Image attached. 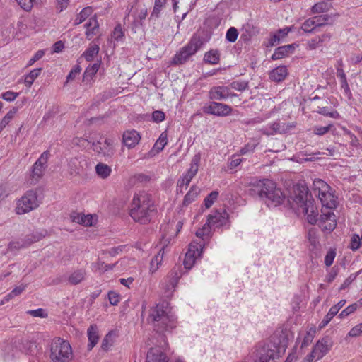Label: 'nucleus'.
I'll use <instances>...</instances> for the list:
<instances>
[{
  "label": "nucleus",
  "instance_id": "f257e3e1",
  "mask_svg": "<svg viewBox=\"0 0 362 362\" xmlns=\"http://www.w3.org/2000/svg\"><path fill=\"white\" fill-rule=\"evenodd\" d=\"M251 193L258 194L269 207L284 204L296 214L300 211L306 216L308 222L315 225L318 221V211L315 206V199L305 185L296 184L293 186L289 195L286 196L274 182L269 179L259 180L250 189Z\"/></svg>",
  "mask_w": 362,
  "mask_h": 362
},
{
  "label": "nucleus",
  "instance_id": "f03ea898",
  "mask_svg": "<svg viewBox=\"0 0 362 362\" xmlns=\"http://www.w3.org/2000/svg\"><path fill=\"white\" fill-rule=\"evenodd\" d=\"M288 343V337L284 332L274 334L269 342H259L255 346L249 354V360L251 362H274L276 358L285 352Z\"/></svg>",
  "mask_w": 362,
  "mask_h": 362
},
{
  "label": "nucleus",
  "instance_id": "7ed1b4c3",
  "mask_svg": "<svg viewBox=\"0 0 362 362\" xmlns=\"http://www.w3.org/2000/svg\"><path fill=\"white\" fill-rule=\"evenodd\" d=\"M157 214L158 209L151 194L140 192L134 195L129 214L135 222L148 224Z\"/></svg>",
  "mask_w": 362,
  "mask_h": 362
},
{
  "label": "nucleus",
  "instance_id": "20e7f679",
  "mask_svg": "<svg viewBox=\"0 0 362 362\" xmlns=\"http://www.w3.org/2000/svg\"><path fill=\"white\" fill-rule=\"evenodd\" d=\"M168 303L156 304L150 310L149 315L147 318L148 322L153 325L154 330L160 334L161 339L164 344L163 348L167 346L166 337L163 334L165 332H170L176 327L175 318L173 315H170L167 311Z\"/></svg>",
  "mask_w": 362,
  "mask_h": 362
},
{
  "label": "nucleus",
  "instance_id": "39448f33",
  "mask_svg": "<svg viewBox=\"0 0 362 362\" xmlns=\"http://www.w3.org/2000/svg\"><path fill=\"white\" fill-rule=\"evenodd\" d=\"M73 358L72 348L67 340L54 338L50 345V358L53 362H70Z\"/></svg>",
  "mask_w": 362,
  "mask_h": 362
},
{
  "label": "nucleus",
  "instance_id": "423d86ee",
  "mask_svg": "<svg viewBox=\"0 0 362 362\" xmlns=\"http://www.w3.org/2000/svg\"><path fill=\"white\" fill-rule=\"evenodd\" d=\"M313 190L317 191L318 199L323 207L329 209H335L337 206L338 197L334 194V190L322 180L318 179L313 182Z\"/></svg>",
  "mask_w": 362,
  "mask_h": 362
},
{
  "label": "nucleus",
  "instance_id": "0eeeda50",
  "mask_svg": "<svg viewBox=\"0 0 362 362\" xmlns=\"http://www.w3.org/2000/svg\"><path fill=\"white\" fill-rule=\"evenodd\" d=\"M38 206L37 192L32 189L28 190L18 201L16 212L17 214H24L35 209Z\"/></svg>",
  "mask_w": 362,
  "mask_h": 362
},
{
  "label": "nucleus",
  "instance_id": "6e6552de",
  "mask_svg": "<svg viewBox=\"0 0 362 362\" xmlns=\"http://www.w3.org/2000/svg\"><path fill=\"white\" fill-rule=\"evenodd\" d=\"M200 160L201 156L199 153L194 156L190 163V168L187 172L177 180L176 189L177 194H183V187H187L192 178L197 175Z\"/></svg>",
  "mask_w": 362,
  "mask_h": 362
},
{
  "label": "nucleus",
  "instance_id": "1a4fd4ad",
  "mask_svg": "<svg viewBox=\"0 0 362 362\" xmlns=\"http://www.w3.org/2000/svg\"><path fill=\"white\" fill-rule=\"evenodd\" d=\"M202 110L206 115L226 117L231 114L233 108L228 105L212 100L205 103Z\"/></svg>",
  "mask_w": 362,
  "mask_h": 362
},
{
  "label": "nucleus",
  "instance_id": "9d476101",
  "mask_svg": "<svg viewBox=\"0 0 362 362\" xmlns=\"http://www.w3.org/2000/svg\"><path fill=\"white\" fill-rule=\"evenodd\" d=\"M204 247V244L202 245L194 242H192L189 245L188 250L183 260L184 268L186 269L185 272L192 269L196 259L202 257Z\"/></svg>",
  "mask_w": 362,
  "mask_h": 362
},
{
  "label": "nucleus",
  "instance_id": "9b49d317",
  "mask_svg": "<svg viewBox=\"0 0 362 362\" xmlns=\"http://www.w3.org/2000/svg\"><path fill=\"white\" fill-rule=\"evenodd\" d=\"M198 50L194 48L189 42L185 46L181 48L171 60V64L177 66L186 63L190 57L197 53Z\"/></svg>",
  "mask_w": 362,
  "mask_h": 362
},
{
  "label": "nucleus",
  "instance_id": "f8f14e48",
  "mask_svg": "<svg viewBox=\"0 0 362 362\" xmlns=\"http://www.w3.org/2000/svg\"><path fill=\"white\" fill-rule=\"evenodd\" d=\"M332 346V339L328 336H325L318 340L310 353V356L317 357V359H320L327 354Z\"/></svg>",
  "mask_w": 362,
  "mask_h": 362
},
{
  "label": "nucleus",
  "instance_id": "ddd939ff",
  "mask_svg": "<svg viewBox=\"0 0 362 362\" xmlns=\"http://www.w3.org/2000/svg\"><path fill=\"white\" fill-rule=\"evenodd\" d=\"M207 222L209 223L210 226L211 225L217 228L224 226L230 222L229 214L224 209L216 210L208 216Z\"/></svg>",
  "mask_w": 362,
  "mask_h": 362
},
{
  "label": "nucleus",
  "instance_id": "4468645a",
  "mask_svg": "<svg viewBox=\"0 0 362 362\" xmlns=\"http://www.w3.org/2000/svg\"><path fill=\"white\" fill-rule=\"evenodd\" d=\"M211 37V32L206 29H202L194 33L189 42L190 45L199 50L204 43L210 40Z\"/></svg>",
  "mask_w": 362,
  "mask_h": 362
},
{
  "label": "nucleus",
  "instance_id": "2eb2a0df",
  "mask_svg": "<svg viewBox=\"0 0 362 362\" xmlns=\"http://www.w3.org/2000/svg\"><path fill=\"white\" fill-rule=\"evenodd\" d=\"M229 96L234 97L236 94H230L229 88L225 86H213L208 93V97L211 100H224Z\"/></svg>",
  "mask_w": 362,
  "mask_h": 362
},
{
  "label": "nucleus",
  "instance_id": "dca6fc26",
  "mask_svg": "<svg viewBox=\"0 0 362 362\" xmlns=\"http://www.w3.org/2000/svg\"><path fill=\"white\" fill-rule=\"evenodd\" d=\"M299 45L297 43L288 44L277 47L273 54L271 57L272 60L281 59L284 57H288L290 54L295 52L296 47H298Z\"/></svg>",
  "mask_w": 362,
  "mask_h": 362
},
{
  "label": "nucleus",
  "instance_id": "f3484780",
  "mask_svg": "<svg viewBox=\"0 0 362 362\" xmlns=\"http://www.w3.org/2000/svg\"><path fill=\"white\" fill-rule=\"evenodd\" d=\"M140 139V134L134 129L126 131L122 135V142L129 148H134Z\"/></svg>",
  "mask_w": 362,
  "mask_h": 362
},
{
  "label": "nucleus",
  "instance_id": "a211bd4d",
  "mask_svg": "<svg viewBox=\"0 0 362 362\" xmlns=\"http://www.w3.org/2000/svg\"><path fill=\"white\" fill-rule=\"evenodd\" d=\"M14 344L20 351L26 354H33L34 349L37 347L35 341L25 338L16 339Z\"/></svg>",
  "mask_w": 362,
  "mask_h": 362
},
{
  "label": "nucleus",
  "instance_id": "6ab92c4d",
  "mask_svg": "<svg viewBox=\"0 0 362 362\" xmlns=\"http://www.w3.org/2000/svg\"><path fill=\"white\" fill-rule=\"evenodd\" d=\"M346 302V300L342 299L337 304L333 305L320 322L319 329H322L327 326L331 320L338 313L339 310L345 305Z\"/></svg>",
  "mask_w": 362,
  "mask_h": 362
},
{
  "label": "nucleus",
  "instance_id": "aec40b11",
  "mask_svg": "<svg viewBox=\"0 0 362 362\" xmlns=\"http://www.w3.org/2000/svg\"><path fill=\"white\" fill-rule=\"evenodd\" d=\"M288 74L287 67L284 65L279 66L273 69L269 74L271 81L275 82H281Z\"/></svg>",
  "mask_w": 362,
  "mask_h": 362
},
{
  "label": "nucleus",
  "instance_id": "412c9836",
  "mask_svg": "<svg viewBox=\"0 0 362 362\" xmlns=\"http://www.w3.org/2000/svg\"><path fill=\"white\" fill-rule=\"evenodd\" d=\"M87 336L88 339L87 349L88 351H90L98 344L100 337L98 334V327L95 324L90 325L88 328Z\"/></svg>",
  "mask_w": 362,
  "mask_h": 362
},
{
  "label": "nucleus",
  "instance_id": "4be33fe9",
  "mask_svg": "<svg viewBox=\"0 0 362 362\" xmlns=\"http://www.w3.org/2000/svg\"><path fill=\"white\" fill-rule=\"evenodd\" d=\"M146 362H168V358L160 350L151 348L147 353Z\"/></svg>",
  "mask_w": 362,
  "mask_h": 362
},
{
  "label": "nucleus",
  "instance_id": "5701e85b",
  "mask_svg": "<svg viewBox=\"0 0 362 362\" xmlns=\"http://www.w3.org/2000/svg\"><path fill=\"white\" fill-rule=\"evenodd\" d=\"M293 125L286 124V123H281L279 122H275L272 123L269 127V131L264 132V134L267 135H274L276 134H285L286 133Z\"/></svg>",
  "mask_w": 362,
  "mask_h": 362
},
{
  "label": "nucleus",
  "instance_id": "b1692460",
  "mask_svg": "<svg viewBox=\"0 0 362 362\" xmlns=\"http://www.w3.org/2000/svg\"><path fill=\"white\" fill-rule=\"evenodd\" d=\"M338 16V14L329 15L326 13L314 16L313 18L315 21V26L318 29L327 25H332L335 21V18Z\"/></svg>",
  "mask_w": 362,
  "mask_h": 362
},
{
  "label": "nucleus",
  "instance_id": "393cba45",
  "mask_svg": "<svg viewBox=\"0 0 362 362\" xmlns=\"http://www.w3.org/2000/svg\"><path fill=\"white\" fill-rule=\"evenodd\" d=\"M168 144V136L166 132L161 133L158 140L153 145V148L149 151L148 154L150 156H154L156 153H158Z\"/></svg>",
  "mask_w": 362,
  "mask_h": 362
},
{
  "label": "nucleus",
  "instance_id": "a878e982",
  "mask_svg": "<svg viewBox=\"0 0 362 362\" xmlns=\"http://www.w3.org/2000/svg\"><path fill=\"white\" fill-rule=\"evenodd\" d=\"M221 59V52L217 49H211L205 52L203 62L206 64L215 65L218 64Z\"/></svg>",
  "mask_w": 362,
  "mask_h": 362
},
{
  "label": "nucleus",
  "instance_id": "bb28decb",
  "mask_svg": "<svg viewBox=\"0 0 362 362\" xmlns=\"http://www.w3.org/2000/svg\"><path fill=\"white\" fill-rule=\"evenodd\" d=\"M185 272L182 271L181 265H175L170 272L168 277L169 282L173 288H175L178 284L180 279Z\"/></svg>",
  "mask_w": 362,
  "mask_h": 362
},
{
  "label": "nucleus",
  "instance_id": "cd10ccee",
  "mask_svg": "<svg viewBox=\"0 0 362 362\" xmlns=\"http://www.w3.org/2000/svg\"><path fill=\"white\" fill-rule=\"evenodd\" d=\"M93 151L98 154H102L104 157L111 158L115 153L114 148L106 146L101 141H97L93 144Z\"/></svg>",
  "mask_w": 362,
  "mask_h": 362
},
{
  "label": "nucleus",
  "instance_id": "c85d7f7f",
  "mask_svg": "<svg viewBox=\"0 0 362 362\" xmlns=\"http://www.w3.org/2000/svg\"><path fill=\"white\" fill-rule=\"evenodd\" d=\"M199 188L194 185L190 187V189L185 194L182 201V206L187 207L191 203H192L199 194Z\"/></svg>",
  "mask_w": 362,
  "mask_h": 362
},
{
  "label": "nucleus",
  "instance_id": "c756f323",
  "mask_svg": "<svg viewBox=\"0 0 362 362\" xmlns=\"http://www.w3.org/2000/svg\"><path fill=\"white\" fill-rule=\"evenodd\" d=\"M86 28V35L88 37L90 35H95L97 34V31L99 29V23L98 22L96 16L90 18L88 22L85 24Z\"/></svg>",
  "mask_w": 362,
  "mask_h": 362
},
{
  "label": "nucleus",
  "instance_id": "7c9ffc66",
  "mask_svg": "<svg viewBox=\"0 0 362 362\" xmlns=\"http://www.w3.org/2000/svg\"><path fill=\"white\" fill-rule=\"evenodd\" d=\"M72 221L76 222L77 223L83 225L85 226H93V216L92 215H83L79 214H74L71 216Z\"/></svg>",
  "mask_w": 362,
  "mask_h": 362
},
{
  "label": "nucleus",
  "instance_id": "2f4dec72",
  "mask_svg": "<svg viewBox=\"0 0 362 362\" xmlns=\"http://www.w3.org/2000/svg\"><path fill=\"white\" fill-rule=\"evenodd\" d=\"M100 63V61L94 63L92 66H89L86 69L83 75V82L88 83L90 81V80L93 78V76H94L98 72Z\"/></svg>",
  "mask_w": 362,
  "mask_h": 362
},
{
  "label": "nucleus",
  "instance_id": "473e14b6",
  "mask_svg": "<svg viewBox=\"0 0 362 362\" xmlns=\"http://www.w3.org/2000/svg\"><path fill=\"white\" fill-rule=\"evenodd\" d=\"M95 172L99 177L105 179L110 176L112 169L107 164L99 163L95 165Z\"/></svg>",
  "mask_w": 362,
  "mask_h": 362
},
{
  "label": "nucleus",
  "instance_id": "72a5a7b5",
  "mask_svg": "<svg viewBox=\"0 0 362 362\" xmlns=\"http://www.w3.org/2000/svg\"><path fill=\"white\" fill-rule=\"evenodd\" d=\"M99 50V45L96 44L90 45L83 52V56L87 62H91L94 57L98 54Z\"/></svg>",
  "mask_w": 362,
  "mask_h": 362
},
{
  "label": "nucleus",
  "instance_id": "f704fd0d",
  "mask_svg": "<svg viewBox=\"0 0 362 362\" xmlns=\"http://www.w3.org/2000/svg\"><path fill=\"white\" fill-rule=\"evenodd\" d=\"M362 306V298H361L357 302L349 305L345 309H344L340 314L339 315L338 317L339 318H344L345 317H347L350 314L354 313L358 308Z\"/></svg>",
  "mask_w": 362,
  "mask_h": 362
},
{
  "label": "nucleus",
  "instance_id": "c9c22d12",
  "mask_svg": "<svg viewBox=\"0 0 362 362\" xmlns=\"http://www.w3.org/2000/svg\"><path fill=\"white\" fill-rule=\"evenodd\" d=\"M93 12L90 6L83 8L81 12L76 16L74 20V25H77L82 23Z\"/></svg>",
  "mask_w": 362,
  "mask_h": 362
},
{
  "label": "nucleus",
  "instance_id": "e433bc0d",
  "mask_svg": "<svg viewBox=\"0 0 362 362\" xmlns=\"http://www.w3.org/2000/svg\"><path fill=\"white\" fill-rule=\"evenodd\" d=\"M301 29L306 33H315L318 31L313 17L305 21L301 25Z\"/></svg>",
  "mask_w": 362,
  "mask_h": 362
},
{
  "label": "nucleus",
  "instance_id": "4c0bfd02",
  "mask_svg": "<svg viewBox=\"0 0 362 362\" xmlns=\"http://www.w3.org/2000/svg\"><path fill=\"white\" fill-rule=\"evenodd\" d=\"M44 235L41 233H36L27 235L23 240V244L25 247L30 246L31 244L40 240Z\"/></svg>",
  "mask_w": 362,
  "mask_h": 362
},
{
  "label": "nucleus",
  "instance_id": "58836bf2",
  "mask_svg": "<svg viewBox=\"0 0 362 362\" xmlns=\"http://www.w3.org/2000/svg\"><path fill=\"white\" fill-rule=\"evenodd\" d=\"M85 272L82 269L74 272L69 277V282L72 285L79 284L84 278Z\"/></svg>",
  "mask_w": 362,
  "mask_h": 362
},
{
  "label": "nucleus",
  "instance_id": "ea45409f",
  "mask_svg": "<svg viewBox=\"0 0 362 362\" xmlns=\"http://www.w3.org/2000/svg\"><path fill=\"white\" fill-rule=\"evenodd\" d=\"M315 112H317L318 114L322 115L326 117H329L331 118L334 119H339L340 115L337 110H332L329 111V108L327 107H317V110Z\"/></svg>",
  "mask_w": 362,
  "mask_h": 362
},
{
  "label": "nucleus",
  "instance_id": "a19ab883",
  "mask_svg": "<svg viewBox=\"0 0 362 362\" xmlns=\"http://www.w3.org/2000/svg\"><path fill=\"white\" fill-rule=\"evenodd\" d=\"M165 4H165L163 2H160L159 1H155L153 8V11L150 16V19L156 20V19L159 18L160 16V12L162 11V9L165 6Z\"/></svg>",
  "mask_w": 362,
  "mask_h": 362
},
{
  "label": "nucleus",
  "instance_id": "79ce46f5",
  "mask_svg": "<svg viewBox=\"0 0 362 362\" xmlns=\"http://www.w3.org/2000/svg\"><path fill=\"white\" fill-rule=\"evenodd\" d=\"M112 38L117 42H122L124 38V31L122 29V25L118 23L114 28L111 34Z\"/></svg>",
  "mask_w": 362,
  "mask_h": 362
},
{
  "label": "nucleus",
  "instance_id": "37998d69",
  "mask_svg": "<svg viewBox=\"0 0 362 362\" xmlns=\"http://www.w3.org/2000/svg\"><path fill=\"white\" fill-rule=\"evenodd\" d=\"M218 192L214 190L211 192L204 199V204L206 209H209L218 197Z\"/></svg>",
  "mask_w": 362,
  "mask_h": 362
},
{
  "label": "nucleus",
  "instance_id": "c03bdc74",
  "mask_svg": "<svg viewBox=\"0 0 362 362\" xmlns=\"http://www.w3.org/2000/svg\"><path fill=\"white\" fill-rule=\"evenodd\" d=\"M329 6H330V4H329L328 3H326L324 1L319 2L312 6L311 12L313 13H324L329 10Z\"/></svg>",
  "mask_w": 362,
  "mask_h": 362
},
{
  "label": "nucleus",
  "instance_id": "a18cd8bd",
  "mask_svg": "<svg viewBox=\"0 0 362 362\" xmlns=\"http://www.w3.org/2000/svg\"><path fill=\"white\" fill-rule=\"evenodd\" d=\"M46 168L42 165H38L35 163L32 167V177L36 181H38L43 175V172Z\"/></svg>",
  "mask_w": 362,
  "mask_h": 362
},
{
  "label": "nucleus",
  "instance_id": "49530a36",
  "mask_svg": "<svg viewBox=\"0 0 362 362\" xmlns=\"http://www.w3.org/2000/svg\"><path fill=\"white\" fill-rule=\"evenodd\" d=\"M144 117L148 118L151 117V119L153 122L156 123H159L165 120V114L162 110H155L152 112L151 116L148 115H145Z\"/></svg>",
  "mask_w": 362,
  "mask_h": 362
},
{
  "label": "nucleus",
  "instance_id": "de8ad7c7",
  "mask_svg": "<svg viewBox=\"0 0 362 362\" xmlns=\"http://www.w3.org/2000/svg\"><path fill=\"white\" fill-rule=\"evenodd\" d=\"M210 233L211 226H209V223L206 221L202 228H200L197 230L196 235L199 238H201L204 240V237H209Z\"/></svg>",
  "mask_w": 362,
  "mask_h": 362
},
{
  "label": "nucleus",
  "instance_id": "09e8293b",
  "mask_svg": "<svg viewBox=\"0 0 362 362\" xmlns=\"http://www.w3.org/2000/svg\"><path fill=\"white\" fill-rule=\"evenodd\" d=\"M315 334V328H311L309 331H308L303 337V341L301 344V348L308 346L312 342Z\"/></svg>",
  "mask_w": 362,
  "mask_h": 362
},
{
  "label": "nucleus",
  "instance_id": "8fccbe9b",
  "mask_svg": "<svg viewBox=\"0 0 362 362\" xmlns=\"http://www.w3.org/2000/svg\"><path fill=\"white\" fill-rule=\"evenodd\" d=\"M334 128L332 124H329L325 127L315 126L313 128V133L316 135L322 136L331 131Z\"/></svg>",
  "mask_w": 362,
  "mask_h": 362
},
{
  "label": "nucleus",
  "instance_id": "3c124183",
  "mask_svg": "<svg viewBox=\"0 0 362 362\" xmlns=\"http://www.w3.org/2000/svg\"><path fill=\"white\" fill-rule=\"evenodd\" d=\"M362 273V269L357 272L356 273L351 274L348 278H346L343 284L339 288V291H341L345 288H346L356 279V277Z\"/></svg>",
  "mask_w": 362,
  "mask_h": 362
},
{
  "label": "nucleus",
  "instance_id": "603ef678",
  "mask_svg": "<svg viewBox=\"0 0 362 362\" xmlns=\"http://www.w3.org/2000/svg\"><path fill=\"white\" fill-rule=\"evenodd\" d=\"M230 86L233 89L237 90L238 91H244L248 88V81H234L230 84Z\"/></svg>",
  "mask_w": 362,
  "mask_h": 362
},
{
  "label": "nucleus",
  "instance_id": "864d4df0",
  "mask_svg": "<svg viewBox=\"0 0 362 362\" xmlns=\"http://www.w3.org/2000/svg\"><path fill=\"white\" fill-rule=\"evenodd\" d=\"M238 31L235 27H230L226 32V39L230 42H235L238 36Z\"/></svg>",
  "mask_w": 362,
  "mask_h": 362
},
{
  "label": "nucleus",
  "instance_id": "5fc2aeb1",
  "mask_svg": "<svg viewBox=\"0 0 362 362\" xmlns=\"http://www.w3.org/2000/svg\"><path fill=\"white\" fill-rule=\"evenodd\" d=\"M27 313L35 317L45 318L48 316L47 313L42 308H38L36 310H30L27 311Z\"/></svg>",
  "mask_w": 362,
  "mask_h": 362
},
{
  "label": "nucleus",
  "instance_id": "6e6d98bb",
  "mask_svg": "<svg viewBox=\"0 0 362 362\" xmlns=\"http://www.w3.org/2000/svg\"><path fill=\"white\" fill-rule=\"evenodd\" d=\"M329 221L330 222L328 223H327V222H326L325 223L319 224V226L322 229V230H323V231L327 230L330 233V232H332L335 229V228L337 226L336 219H332Z\"/></svg>",
  "mask_w": 362,
  "mask_h": 362
},
{
  "label": "nucleus",
  "instance_id": "4d7b16f0",
  "mask_svg": "<svg viewBox=\"0 0 362 362\" xmlns=\"http://www.w3.org/2000/svg\"><path fill=\"white\" fill-rule=\"evenodd\" d=\"M362 240V235L361 238L359 237L358 234H354L351 237V249L354 251L357 250L361 245V240Z\"/></svg>",
  "mask_w": 362,
  "mask_h": 362
},
{
  "label": "nucleus",
  "instance_id": "13d9d810",
  "mask_svg": "<svg viewBox=\"0 0 362 362\" xmlns=\"http://www.w3.org/2000/svg\"><path fill=\"white\" fill-rule=\"evenodd\" d=\"M281 38L280 35H279L276 33H270V38L269 39V41L267 44V47H273L280 43Z\"/></svg>",
  "mask_w": 362,
  "mask_h": 362
},
{
  "label": "nucleus",
  "instance_id": "bf43d9fd",
  "mask_svg": "<svg viewBox=\"0 0 362 362\" xmlns=\"http://www.w3.org/2000/svg\"><path fill=\"white\" fill-rule=\"evenodd\" d=\"M18 4L25 11H29L33 6L34 0H16Z\"/></svg>",
  "mask_w": 362,
  "mask_h": 362
},
{
  "label": "nucleus",
  "instance_id": "052dcab7",
  "mask_svg": "<svg viewBox=\"0 0 362 362\" xmlns=\"http://www.w3.org/2000/svg\"><path fill=\"white\" fill-rule=\"evenodd\" d=\"M336 256L335 250L330 249L326 254L325 257V264L327 267H330L334 262V257Z\"/></svg>",
  "mask_w": 362,
  "mask_h": 362
},
{
  "label": "nucleus",
  "instance_id": "680f3d73",
  "mask_svg": "<svg viewBox=\"0 0 362 362\" xmlns=\"http://www.w3.org/2000/svg\"><path fill=\"white\" fill-rule=\"evenodd\" d=\"M108 300L112 305H117L119 301L120 296L118 293L110 291L107 294Z\"/></svg>",
  "mask_w": 362,
  "mask_h": 362
},
{
  "label": "nucleus",
  "instance_id": "e2e57ef3",
  "mask_svg": "<svg viewBox=\"0 0 362 362\" xmlns=\"http://www.w3.org/2000/svg\"><path fill=\"white\" fill-rule=\"evenodd\" d=\"M81 69L79 65H75L69 71L66 76V82L74 80L76 76L80 73Z\"/></svg>",
  "mask_w": 362,
  "mask_h": 362
},
{
  "label": "nucleus",
  "instance_id": "0e129e2a",
  "mask_svg": "<svg viewBox=\"0 0 362 362\" xmlns=\"http://www.w3.org/2000/svg\"><path fill=\"white\" fill-rule=\"evenodd\" d=\"M49 156V151H45L41 154L35 163H37L38 165H42L45 166V168H47V163Z\"/></svg>",
  "mask_w": 362,
  "mask_h": 362
},
{
  "label": "nucleus",
  "instance_id": "69168bd1",
  "mask_svg": "<svg viewBox=\"0 0 362 362\" xmlns=\"http://www.w3.org/2000/svg\"><path fill=\"white\" fill-rule=\"evenodd\" d=\"M332 219H336V216L333 212L329 211L327 213H323L320 215L319 219V224L325 223L328 221H331Z\"/></svg>",
  "mask_w": 362,
  "mask_h": 362
},
{
  "label": "nucleus",
  "instance_id": "338daca9",
  "mask_svg": "<svg viewBox=\"0 0 362 362\" xmlns=\"http://www.w3.org/2000/svg\"><path fill=\"white\" fill-rule=\"evenodd\" d=\"M45 54L44 49H40L33 55V57L28 61L27 66H30L34 64L35 62L40 60Z\"/></svg>",
  "mask_w": 362,
  "mask_h": 362
},
{
  "label": "nucleus",
  "instance_id": "774afa93",
  "mask_svg": "<svg viewBox=\"0 0 362 362\" xmlns=\"http://www.w3.org/2000/svg\"><path fill=\"white\" fill-rule=\"evenodd\" d=\"M362 333V322L354 326L349 332L348 335L351 337H358Z\"/></svg>",
  "mask_w": 362,
  "mask_h": 362
}]
</instances>
